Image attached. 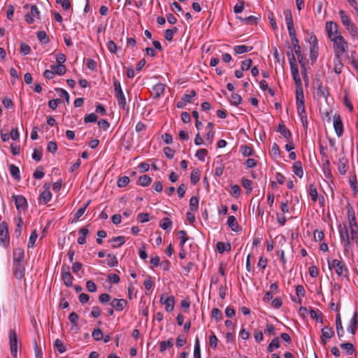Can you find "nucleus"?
Masks as SVG:
<instances>
[{
	"mask_svg": "<svg viewBox=\"0 0 358 358\" xmlns=\"http://www.w3.org/2000/svg\"><path fill=\"white\" fill-rule=\"evenodd\" d=\"M240 150L244 157H249L253 155V149L247 145H243L240 148Z\"/></svg>",
	"mask_w": 358,
	"mask_h": 358,
	"instance_id": "nucleus-42",
	"label": "nucleus"
},
{
	"mask_svg": "<svg viewBox=\"0 0 358 358\" xmlns=\"http://www.w3.org/2000/svg\"><path fill=\"white\" fill-rule=\"evenodd\" d=\"M13 262H24V250L22 248H17L13 250Z\"/></svg>",
	"mask_w": 358,
	"mask_h": 358,
	"instance_id": "nucleus-18",
	"label": "nucleus"
},
{
	"mask_svg": "<svg viewBox=\"0 0 358 358\" xmlns=\"http://www.w3.org/2000/svg\"><path fill=\"white\" fill-rule=\"evenodd\" d=\"M277 132H280L287 141H289L292 138V134L290 131L286 128L284 123L282 122L279 123L278 129L275 130Z\"/></svg>",
	"mask_w": 358,
	"mask_h": 358,
	"instance_id": "nucleus-23",
	"label": "nucleus"
},
{
	"mask_svg": "<svg viewBox=\"0 0 358 358\" xmlns=\"http://www.w3.org/2000/svg\"><path fill=\"white\" fill-rule=\"evenodd\" d=\"M227 224L234 231H239V226L236 217L234 215H230L228 217Z\"/></svg>",
	"mask_w": 358,
	"mask_h": 358,
	"instance_id": "nucleus-28",
	"label": "nucleus"
},
{
	"mask_svg": "<svg viewBox=\"0 0 358 358\" xmlns=\"http://www.w3.org/2000/svg\"><path fill=\"white\" fill-rule=\"evenodd\" d=\"M322 315V314L319 310H315L313 308H310V317L321 324L323 322Z\"/></svg>",
	"mask_w": 358,
	"mask_h": 358,
	"instance_id": "nucleus-29",
	"label": "nucleus"
},
{
	"mask_svg": "<svg viewBox=\"0 0 358 358\" xmlns=\"http://www.w3.org/2000/svg\"><path fill=\"white\" fill-rule=\"evenodd\" d=\"M229 102L231 105L237 106L241 103L242 98L239 94L233 93L229 98Z\"/></svg>",
	"mask_w": 358,
	"mask_h": 358,
	"instance_id": "nucleus-41",
	"label": "nucleus"
},
{
	"mask_svg": "<svg viewBox=\"0 0 358 358\" xmlns=\"http://www.w3.org/2000/svg\"><path fill=\"white\" fill-rule=\"evenodd\" d=\"M333 124L335 132L338 137H341L343 134V125L340 115L335 114L333 117Z\"/></svg>",
	"mask_w": 358,
	"mask_h": 358,
	"instance_id": "nucleus-13",
	"label": "nucleus"
},
{
	"mask_svg": "<svg viewBox=\"0 0 358 358\" xmlns=\"http://www.w3.org/2000/svg\"><path fill=\"white\" fill-rule=\"evenodd\" d=\"M160 303L165 305V309L167 312H171L173 310L175 305V299L173 296H169L164 298V295H162L160 298Z\"/></svg>",
	"mask_w": 358,
	"mask_h": 358,
	"instance_id": "nucleus-16",
	"label": "nucleus"
},
{
	"mask_svg": "<svg viewBox=\"0 0 358 358\" xmlns=\"http://www.w3.org/2000/svg\"><path fill=\"white\" fill-rule=\"evenodd\" d=\"M151 182L152 178L147 175H143L138 178V185L143 187H147L150 185Z\"/></svg>",
	"mask_w": 358,
	"mask_h": 358,
	"instance_id": "nucleus-40",
	"label": "nucleus"
},
{
	"mask_svg": "<svg viewBox=\"0 0 358 358\" xmlns=\"http://www.w3.org/2000/svg\"><path fill=\"white\" fill-rule=\"evenodd\" d=\"M31 52V48L30 46L25 43H21L20 46V52L23 55H29Z\"/></svg>",
	"mask_w": 358,
	"mask_h": 358,
	"instance_id": "nucleus-54",
	"label": "nucleus"
},
{
	"mask_svg": "<svg viewBox=\"0 0 358 358\" xmlns=\"http://www.w3.org/2000/svg\"><path fill=\"white\" fill-rule=\"evenodd\" d=\"M340 348L345 350L348 355H352L355 353V349L351 343H343L340 344Z\"/></svg>",
	"mask_w": 358,
	"mask_h": 358,
	"instance_id": "nucleus-31",
	"label": "nucleus"
},
{
	"mask_svg": "<svg viewBox=\"0 0 358 358\" xmlns=\"http://www.w3.org/2000/svg\"><path fill=\"white\" fill-rule=\"evenodd\" d=\"M40 11L36 5H33L31 7L30 12L27 13L24 16L25 20L27 23L31 24L34 22V17L39 18Z\"/></svg>",
	"mask_w": 358,
	"mask_h": 358,
	"instance_id": "nucleus-15",
	"label": "nucleus"
},
{
	"mask_svg": "<svg viewBox=\"0 0 358 358\" xmlns=\"http://www.w3.org/2000/svg\"><path fill=\"white\" fill-rule=\"evenodd\" d=\"M338 24L334 22L330 21L326 23V31L330 40L334 38V36L338 35Z\"/></svg>",
	"mask_w": 358,
	"mask_h": 358,
	"instance_id": "nucleus-14",
	"label": "nucleus"
},
{
	"mask_svg": "<svg viewBox=\"0 0 358 358\" xmlns=\"http://www.w3.org/2000/svg\"><path fill=\"white\" fill-rule=\"evenodd\" d=\"M301 103H305L302 85L296 87V104Z\"/></svg>",
	"mask_w": 358,
	"mask_h": 358,
	"instance_id": "nucleus-25",
	"label": "nucleus"
},
{
	"mask_svg": "<svg viewBox=\"0 0 358 358\" xmlns=\"http://www.w3.org/2000/svg\"><path fill=\"white\" fill-rule=\"evenodd\" d=\"M339 16L341 20L342 24L345 27L346 26L350 25L352 23V21L350 17L345 13V12L343 10L339 11Z\"/></svg>",
	"mask_w": 358,
	"mask_h": 358,
	"instance_id": "nucleus-36",
	"label": "nucleus"
},
{
	"mask_svg": "<svg viewBox=\"0 0 358 358\" xmlns=\"http://www.w3.org/2000/svg\"><path fill=\"white\" fill-rule=\"evenodd\" d=\"M338 230L341 243H343L344 253H348L352 248L351 236H350L348 228L345 224H340Z\"/></svg>",
	"mask_w": 358,
	"mask_h": 358,
	"instance_id": "nucleus-2",
	"label": "nucleus"
},
{
	"mask_svg": "<svg viewBox=\"0 0 358 358\" xmlns=\"http://www.w3.org/2000/svg\"><path fill=\"white\" fill-rule=\"evenodd\" d=\"M62 280L66 287L72 286L73 277L70 273V268L67 265H63L62 267Z\"/></svg>",
	"mask_w": 358,
	"mask_h": 358,
	"instance_id": "nucleus-10",
	"label": "nucleus"
},
{
	"mask_svg": "<svg viewBox=\"0 0 358 358\" xmlns=\"http://www.w3.org/2000/svg\"><path fill=\"white\" fill-rule=\"evenodd\" d=\"M111 241L112 242H117L118 243L117 245H115V244L112 245V248H116L120 247L122 245H123L124 243L125 238H124V236H116V237L113 238Z\"/></svg>",
	"mask_w": 358,
	"mask_h": 358,
	"instance_id": "nucleus-51",
	"label": "nucleus"
},
{
	"mask_svg": "<svg viewBox=\"0 0 358 358\" xmlns=\"http://www.w3.org/2000/svg\"><path fill=\"white\" fill-rule=\"evenodd\" d=\"M96 120H97V115L94 113L86 115L84 117L85 123L95 122H96Z\"/></svg>",
	"mask_w": 358,
	"mask_h": 358,
	"instance_id": "nucleus-60",
	"label": "nucleus"
},
{
	"mask_svg": "<svg viewBox=\"0 0 358 358\" xmlns=\"http://www.w3.org/2000/svg\"><path fill=\"white\" fill-rule=\"evenodd\" d=\"M350 234L358 233V225L356 218L348 219Z\"/></svg>",
	"mask_w": 358,
	"mask_h": 358,
	"instance_id": "nucleus-44",
	"label": "nucleus"
},
{
	"mask_svg": "<svg viewBox=\"0 0 358 358\" xmlns=\"http://www.w3.org/2000/svg\"><path fill=\"white\" fill-rule=\"evenodd\" d=\"M328 264L330 269L332 268L335 269V272L338 275L341 277H348L349 271L344 262L338 259H334L331 262L328 260Z\"/></svg>",
	"mask_w": 358,
	"mask_h": 358,
	"instance_id": "nucleus-3",
	"label": "nucleus"
},
{
	"mask_svg": "<svg viewBox=\"0 0 358 358\" xmlns=\"http://www.w3.org/2000/svg\"><path fill=\"white\" fill-rule=\"evenodd\" d=\"M200 173L199 168H195L192 170L190 176V181L192 185H195L199 181Z\"/></svg>",
	"mask_w": 358,
	"mask_h": 358,
	"instance_id": "nucleus-32",
	"label": "nucleus"
},
{
	"mask_svg": "<svg viewBox=\"0 0 358 358\" xmlns=\"http://www.w3.org/2000/svg\"><path fill=\"white\" fill-rule=\"evenodd\" d=\"M336 329L338 338L341 339L344 335V329L342 325L341 317L340 313H337L336 316Z\"/></svg>",
	"mask_w": 358,
	"mask_h": 358,
	"instance_id": "nucleus-22",
	"label": "nucleus"
},
{
	"mask_svg": "<svg viewBox=\"0 0 358 358\" xmlns=\"http://www.w3.org/2000/svg\"><path fill=\"white\" fill-rule=\"evenodd\" d=\"M9 171H10L11 176L13 177V178L15 180H16L17 181L20 180L21 178H20V169L17 166H15L14 164H10L9 166Z\"/></svg>",
	"mask_w": 358,
	"mask_h": 358,
	"instance_id": "nucleus-33",
	"label": "nucleus"
},
{
	"mask_svg": "<svg viewBox=\"0 0 358 358\" xmlns=\"http://www.w3.org/2000/svg\"><path fill=\"white\" fill-rule=\"evenodd\" d=\"M54 347H55L57 349L59 353H64L66 350V348L64 346L63 342L59 338H57L55 341Z\"/></svg>",
	"mask_w": 358,
	"mask_h": 358,
	"instance_id": "nucleus-49",
	"label": "nucleus"
},
{
	"mask_svg": "<svg viewBox=\"0 0 358 358\" xmlns=\"http://www.w3.org/2000/svg\"><path fill=\"white\" fill-rule=\"evenodd\" d=\"M130 182L129 178L127 176L120 177L117 180V186L119 187H126Z\"/></svg>",
	"mask_w": 358,
	"mask_h": 358,
	"instance_id": "nucleus-57",
	"label": "nucleus"
},
{
	"mask_svg": "<svg viewBox=\"0 0 358 358\" xmlns=\"http://www.w3.org/2000/svg\"><path fill=\"white\" fill-rule=\"evenodd\" d=\"M345 28L352 35V36L355 37L357 36L358 29L352 22L350 24V25L346 26Z\"/></svg>",
	"mask_w": 358,
	"mask_h": 358,
	"instance_id": "nucleus-58",
	"label": "nucleus"
},
{
	"mask_svg": "<svg viewBox=\"0 0 358 358\" xmlns=\"http://www.w3.org/2000/svg\"><path fill=\"white\" fill-rule=\"evenodd\" d=\"M216 248L219 253H223L224 252H229L231 250V244L229 243L217 242L216 244Z\"/></svg>",
	"mask_w": 358,
	"mask_h": 358,
	"instance_id": "nucleus-27",
	"label": "nucleus"
},
{
	"mask_svg": "<svg viewBox=\"0 0 358 358\" xmlns=\"http://www.w3.org/2000/svg\"><path fill=\"white\" fill-rule=\"evenodd\" d=\"M199 208V196H192L189 200V208L192 211L197 210Z\"/></svg>",
	"mask_w": 358,
	"mask_h": 358,
	"instance_id": "nucleus-48",
	"label": "nucleus"
},
{
	"mask_svg": "<svg viewBox=\"0 0 358 358\" xmlns=\"http://www.w3.org/2000/svg\"><path fill=\"white\" fill-rule=\"evenodd\" d=\"M113 82L114 90L115 92V97L117 99L119 106H121L123 110H126V109L128 110V107L127 106L126 98H125V96L122 90L120 83L115 78H113Z\"/></svg>",
	"mask_w": 358,
	"mask_h": 358,
	"instance_id": "nucleus-4",
	"label": "nucleus"
},
{
	"mask_svg": "<svg viewBox=\"0 0 358 358\" xmlns=\"http://www.w3.org/2000/svg\"><path fill=\"white\" fill-rule=\"evenodd\" d=\"M334 71L336 74H340L342 72L343 64L341 60V57H334Z\"/></svg>",
	"mask_w": 358,
	"mask_h": 358,
	"instance_id": "nucleus-38",
	"label": "nucleus"
},
{
	"mask_svg": "<svg viewBox=\"0 0 358 358\" xmlns=\"http://www.w3.org/2000/svg\"><path fill=\"white\" fill-rule=\"evenodd\" d=\"M201 350H200V342L199 338L196 337L195 341L194 350V358H201Z\"/></svg>",
	"mask_w": 358,
	"mask_h": 358,
	"instance_id": "nucleus-52",
	"label": "nucleus"
},
{
	"mask_svg": "<svg viewBox=\"0 0 358 358\" xmlns=\"http://www.w3.org/2000/svg\"><path fill=\"white\" fill-rule=\"evenodd\" d=\"M321 332V343L323 346H325L328 342V340L334 336V331L332 327L325 326L322 328Z\"/></svg>",
	"mask_w": 358,
	"mask_h": 358,
	"instance_id": "nucleus-9",
	"label": "nucleus"
},
{
	"mask_svg": "<svg viewBox=\"0 0 358 358\" xmlns=\"http://www.w3.org/2000/svg\"><path fill=\"white\" fill-rule=\"evenodd\" d=\"M37 38L38 41L43 44H47L49 43V38L44 31H39L37 33Z\"/></svg>",
	"mask_w": 358,
	"mask_h": 358,
	"instance_id": "nucleus-45",
	"label": "nucleus"
},
{
	"mask_svg": "<svg viewBox=\"0 0 358 358\" xmlns=\"http://www.w3.org/2000/svg\"><path fill=\"white\" fill-rule=\"evenodd\" d=\"M15 205L17 210H25L27 208L28 203L26 198L22 195H13Z\"/></svg>",
	"mask_w": 358,
	"mask_h": 358,
	"instance_id": "nucleus-12",
	"label": "nucleus"
},
{
	"mask_svg": "<svg viewBox=\"0 0 358 358\" xmlns=\"http://www.w3.org/2000/svg\"><path fill=\"white\" fill-rule=\"evenodd\" d=\"M293 172L299 178H301L303 176L302 164L300 161L295 162L292 166Z\"/></svg>",
	"mask_w": 358,
	"mask_h": 358,
	"instance_id": "nucleus-24",
	"label": "nucleus"
},
{
	"mask_svg": "<svg viewBox=\"0 0 358 358\" xmlns=\"http://www.w3.org/2000/svg\"><path fill=\"white\" fill-rule=\"evenodd\" d=\"M348 159L345 156L341 157L338 160V169L341 175H345L348 171Z\"/></svg>",
	"mask_w": 358,
	"mask_h": 358,
	"instance_id": "nucleus-21",
	"label": "nucleus"
},
{
	"mask_svg": "<svg viewBox=\"0 0 358 358\" xmlns=\"http://www.w3.org/2000/svg\"><path fill=\"white\" fill-rule=\"evenodd\" d=\"M290 69H291L292 78H293V79L294 80L296 87L301 86L302 85V83H301V80L299 74L298 67H295V68Z\"/></svg>",
	"mask_w": 358,
	"mask_h": 358,
	"instance_id": "nucleus-34",
	"label": "nucleus"
},
{
	"mask_svg": "<svg viewBox=\"0 0 358 358\" xmlns=\"http://www.w3.org/2000/svg\"><path fill=\"white\" fill-rule=\"evenodd\" d=\"M215 132L210 129L207 134L206 137V141L204 142L203 141V144L208 145L209 144H211L213 142V139L214 137Z\"/></svg>",
	"mask_w": 358,
	"mask_h": 358,
	"instance_id": "nucleus-63",
	"label": "nucleus"
},
{
	"mask_svg": "<svg viewBox=\"0 0 358 358\" xmlns=\"http://www.w3.org/2000/svg\"><path fill=\"white\" fill-rule=\"evenodd\" d=\"M196 95V92L194 90H191L189 94H184L181 99L185 103H190L192 101V99Z\"/></svg>",
	"mask_w": 358,
	"mask_h": 358,
	"instance_id": "nucleus-62",
	"label": "nucleus"
},
{
	"mask_svg": "<svg viewBox=\"0 0 358 358\" xmlns=\"http://www.w3.org/2000/svg\"><path fill=\"white\" fill-rule=\"evenodd\" d=\"M173 346V338L168 341H162L159 343V351L164 352L167 348H171Z\"/></svg>",
	"mask_w": 358,
	"mask_h": 358,
	"instance_id": "nucleus-35",
	"label": "nucleus"
},
{
	"mask_svg": "<svg viewBox=\"0 0 358 358\" xmlns=\"http://www.w3.org/2000/svg\"><path fill=\"white\" fill-rule=\"evenodd\" d=\"M331 41L333 42L334 56L341 57L344 52H347L348 48V43L343 36L341 34L334 36V38Z\"/></svg>",
	"mask_w": 358,
	"mask_h": 358,
	"instance_id": "nucleus-1",
	"label": "nucleus"
},
{
	"mask_svg": "<svg viewBox=\"0 0 358 358\" xmlns=\"http://www.w3.org/2000/svg\"><path fill=\"white\" fill-rule=\"evenodd\" d=\"M308 194L311 197V199L315 202L318 199L317 191L315 185L313 183L310 184L308 189Z\"/></svg>",
	"mask_w": 358,
	"mask_h": 358,
	"instance_id": "nucleus-37",
	"label": "nucleus"
},
{
	"mask_svg": "<svg viewBox=\"0 0 358 358\" xmlns=\"http://www.w3.org/2000/svg\"><path fill=\"white\" fill-rule=\"evenodd\" d=\"M358 314L357 312L355 310L353 313L352 317L349 322V324L347 327V331L350 333H351L352 335H355L356 334L357 326H358Z\"/></svg>",
	"mask_w": 358,
	"mask_h": 358,
	"instance_id": "nucleus-17",
	"label": "nucleus"
},
{
	"mask_svg": "<svg viewBox=\"0 0 358 358\" xmlns=\"http://www.w3.org/2000/svg\"><path fill=\"white\" fill-rule=\"evenodd\" d=\"M13 271L14 276L21 280L24 276L25 267L24 263L13 262Z\"/></svg>",
	"mask_w": 358,
	"mask_h": 358,
	"instance_id": "nucleus-11",
	"label": "nucleus"
},
{
	"mask_svg": "<svg viewBox=\"0 0 358 358\" xmlns=\"http://www.w3.org/2000/svg\"><path fill=\"white\" fill-rule=\"evenodd\" d=\"M314 87L316 89V97L320 99L322 98L327 99L329 96V92L327 87H324L322 85V81L320 79H317L313 83Z\"/></svg>",
	"mask_w": 358,
	"mask_h": 358,
	"instance_id": "nucleus-5",
	"label": "nucleus"
},
{
	"mask_svg": "<svg viewBox=\"0 0 358 358\" xmlns=\"http://www.w3.org/2000/svg\"><path fill=\"white\" fill-rule=\"evenodd\" d=\"M165 86L162 83H157L152 88L151 94L153 98H159L164 92Z\"/></svg>",
	"mask_w": 358,
	"mask_h": 358,
	"instance_id": "nucleus-20",
	"label": "nucleus"
},
{
	"mask_svg": "<svg viewBox=\"0 0 358 358\" xmlns=\"http://www.w3.org/2000/svg\"><path fill=\"white\" fill-rule=\"evenodd\" d=\"M252 46H248L245 45H238L234 47V50L237 55L248 52L252 50Z\"/></svg>",
	"mask_w": 358,
	"mask_h": 358,
	"instance_id": "nucleus-26",
	"label": "nucleus"
},
{
	"mask_svg": "<svg viewBox=\"0 0 358 358\" xmlns=\"http://www.w3.org/2000/svg\"><path fill=\"white\" fill-rule=\"evenodd\" d=\"M318 56V47H310V58L312 62H315Z\"/></svg>",
	"mask_w": 358,
	"mask_h": 358,
	"instance_id": "nucleus-59",
	"label": "nucleus"
},
{
	"mask_svg": "<svg viewBox=\"0 0 358 358\" xmlns=\"http://www.w3.org/2000/svg\"><path fill=\"white\" fill-rule=\"evenodd\" d=\"M241 185L245 189H247V194H250L252 192V181L250 180L243 178L241 180Z\"/></svg>",
	"mask_w": 358,
	"mask_h": 358,
	"instance_id": "nucleus-50",
	"label": "nucleus"
},
{
	"mask_svg": "<svg viewBox=\"0 0 358 358\" xmlns=\"http://www.w3.org/2000/svg\"><path fill=\"white\" fill-rule=\"evenodd\" d=\"M66 71V67L64 64H57V66H55V74L58 76H62L64 75Z\"/></svg>",
	"mask_w": 358,
	"mask_h": 358,
	"instance_id": "nucleus-61",
	"label": "nucleus"
},
{
	"mask_svg": "<svg viewBox=\"0 0 358 358\" xmlns=\"http://www.w3.org/2000/svg\"><path fill=\"white\" fill-rule=\"evenodd\" d=\"M9 244L8 228L6 222L0 223V245L7 247Z\"/></svg>",
	"mask_w": 358,
	"mask_h": 358,
	"instance_id": "nucleus-8",
	"label": "nucleus"
},
{
	"mask_svg": "<svg viewBox=\"0 0 358 358\" xmlns=\"http://www.w3.org/2000/svg\"><path fill=\"white\" fill-rule=\"evenodd\" d=\"M284 15L287 27L288 33L292 41L294 38H296V31L293 23L292 15L289 10H285L284 11Z\"/></svg>",
	"mask_w": 358,
	"mask_h": 358,
	"instance_id": "nucleus-6",
	"label": "nucleus"
},
{
	"mask_svg": "<svg viewBox=\"0 0 358 358\" xmlns=\"http://www.w3.org/2000/svg\"><path fill=\"white\" fill-rule=\"evenodd\" d=\"M37 238H38V234H37L36 231H32L31 235H30V236H29V242H28V244H27L28 248H33L34 247Z\"/></svg>",
	"mask_w": 358,
	"mask_h": 358,
	"instance_id": "nucleus-56",
	"label": "nucleus"
},
{
	"mask_svg": "<svg viewBox=\"0 0 358 358\" xmlns=\"http://www.w3.org/2000/svg\"><path fill=\"white\" fill-rule=\"evenodd\" d=\"M242 22H243L245 24H250V25H252V24H257V20H258V18L255 17V16H252V15H250L249 17H245V18H240Z\"/></svg>",
	"mask_w": 358,
	"mask_h": 358,
	"instance_id": "nucleus-53",
	"label": "nucleus"
},
{
	"mask_svg": "<svg viewBox=\"0 0 358 358\" xmlns=\"http://www.w3.org/2000/svg\"><path fill=\"white\" fill-rule=\"evenodd\" d=\"M52 199V193L50 191L45 190L40 194V199L42 200L43 203H48Z\"/></svg>",
	"mask_w": 358,
	"mask_h": 358,
	"instance_id": "nucleus-46",
	"label": "nucleus"
},
{
	"mask_svg": "<svg viewBox=\"0 0 358 358\" xmlns=\"http://www.w3.org/2000/svg\"><path fill=\"white\" fill-rule=\"evenodd\" d=\"M127 301L123 299H114L110 302V306L114 308L116 311H122L127 306Z\"/></svg>",
	"mask_w": 358,
	"mask_h": 358,
	"instance_id": "nucleus-19",
	"label": "nucleus"
},
{
	"mask_svg": "<svg viewBox=\"0 0 358 358\" xmlns=\"http://www.w3.org/2000/svg\"><path fill=\"white\" fill-rule=\"evenodd\" d=\"M9 343L11 355L13 357L16 358L18 349V339L16 331L13 329L10 330L9 332Z\"/></svg>",
	"mask_w": 358,
	"mask_h": 358,
	"instance_id": "nucleus-7",
	"label": "nucleus"
},
{
	"mask_svg": "<svg viewBox=\"0 0 358 358\" xmlns=\"http://www.w3.org/2000/svg\"><path fill=\"white\" fill-rule=\"evenodd\" d=\"M86 288L90 292H95L97 289L96 284L92 280H87L86 282Z\"/></svg>",
	"mask_w": 358,
	"mask_h": 358,
	"instance_id": "nucleus-64",
	"label": "nucleus"
},
{
	"mask_svg": "<svg viewBox=\"0 0 358 358\" xmlns=\"http://www.w3.org/2000/svg\"><path fill=\"white\" fill-rule=\"evenodd\" d=\"M92 336L96 341H99L103 339V332L99 328L94 329L92 331Z\"/></svg>",
	"mask_w": 358,
	"mask_h": 358,
	"instance_id": "nucleus-55",
	"label": "nucleus"
},
{
	"mask_svg": "<svg viewBox=\"0 0 358 358\" xmlns=\"http://www.w3.org/2000/svg\"><path fill=\"white\" fill-rule=\"evenodd\" d=\"M79 234L80 235L78 238V243L83 245L86 243V236L89 234V230L87 227H83L79 229Z\"/></svg>",
	"mask_w": 358,
	"mask_h": 358,
	"instance_id": "nucleus-30",
	"label": "nucleus"
},
{
	"mask_svg": "<svg viewBox=\"0 0 358 358\" xmlns=\"http://www.w3.org/2000/svg\"><path fill=\"white\" fill-rule=\"evenodd\" d=\"M280 348V341L278 337H275L271 342L268 344L267 347V351L268 352H272L274 349Z\"/></svg>",
	"mask_w": 358,
	"mask_h": 358,
	"instance_id": "nucleus-43",
	"label": "nucleus"
},
{
	"mask_svg": "<svg viewBox=\"0 0 358 358\" xmlns=\"http://www.w3.org/2000/svg\"><path fill=\"white\" fill-rule=\"evenodd\" d=\"M172 221L169 217H164L162 219V222L159 223V226L164 230L170 231L172 228Z\"/></svg>",
	"mask_w": 358,
	"mask_h": 358,
	"instance_id": "nucleus-39",
	"label": "nucleus"
},
{
	"mask_svg": "<svg viewBox=\"0 0 358 358\" xmlns=\"http://www.w3.org/2000/svg\"><path fill=\"white\" fill-rule=\"evenodd\" d=\"M108 260H107V264L110 267H115L118 265V261L117 257L113 255V254H108L107 255Z\"/></svg>",
	"mask_w": 358,
	"mask_h": 358,
	"instance_id": "nucleus-47",
	"label": "nucleus"
}]
</instances>
